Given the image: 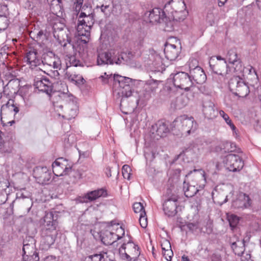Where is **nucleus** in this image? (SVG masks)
<instances>
[{
	"label": "nucleus",
	"mask_w": 261,
	"mask_h": 261,
	"mask_svg": "<svg viewBox=\"0 0 261 261\" xmlns=\"http://www.w3.org/2000/svg\"><path fill=\"white\" fill-rule=\"evenodd\" d=\"M58 214L56 212H50L43 218L44 223L41 226L40 248L47 250L55 243L58 234Z\"/></svg>",
	"instance_id": "f257e3e1"
},
{
	"label": "nucleus",
	"mask_w": 261,
	"mask_h": 261,
	"mask_svg": "<svg viewBox=\"0 0 261 261\" xmlns=\"http://www.w3.org/2000/svg\"><path fill=\"white\" fill-rule=\"evenodd\" d=\"M102 83L105 84H109L113 81L115 85H118V94L121 97L120 107H122L124 102V98L130 97L133 93V87L134 86V80L128 77L123 76L118 74H107L101 75Z\"/></svg>",
	"instance_id": "f03ea898"
},
{
	"label": "nucleus",
	"mask_w": 261,
	"mask_h": 261,
	"mask_svg": "<svg viewBox=\"0 0 261 261\" xmlns=\"http://www.w3.org/2000/svg\"><path fill=\"white\" fill-rule=\"evenodd\" d=\"M164 9L167 15L179 21L184 20L188 13L184 0H171L165 4Z\"/></svg>",
	"instance_id": "7ed1b4c3"
},
{
	"label": "nucleus",
	"mask_w": 261,
	"mask_h": 261,
	"mask_svg": "<svg viewBox=\"0 0 261 261\" xmlns=\"http://www.w3.org/2000/svg\"><path fill=\"white\" fill-rule=\"evenodd\" d=\"M126 55L123 52L119 53L115 49H111L108 51L98 52L97 62L98 65L105 64L120 65L125 62L124 56Z\"/></svg>",
	"instance_id": "20e7f679"
},
{
	"label": "nucleus",
	"mask_w": 261,
	"mask_h": 261,
	"mask_svg": "<svg viewBox=\"0 0 261 261\" xmlns=\"http://www.w3.org/2000/svg\"><path fill=\"white\" fill-rule=\"evenodd\" d=\"M173 127L180 132L182 136H188L197 128V124L193 117L186 115L177 117L172 123Z\"/></svg>",
	"instance_id": "39448f33"
},
{
	"label": "nucleus",
	"mask_w": 261,
	"mask_h": 261,
	"mask_svg": "<svg viewBox=\"0 0 261 261\" xmlns=\"http://www.w3.org/2000/svg\"><path fill=\"white\" fill-rule=\"evenodd\" d=\"M228 86L230 91L239 97H246L250 92L248 85L239 76L231 78L228 83Z\"/></svg>",
	"instance_id": "423d86ee"
},
{
	"label": "nucleus",
	"mask_w": 261,
	"mask_h": 261,
	"mask_svg": "<svg viewBox=\"0 0 261 261\" xmlns=\"http://www.w3.org/2000/svg\"><path fill=\"white\" fill-rule=\"evenodd\" d=\"M43 65H46L53 67L55 70L51 72L53 76L56 77L59 75L58 69H60L61 62L60 58L51 51L44 52L41 57V61Z\"/></svg>",
	"instance_id": "0eeeda50"
},
{
	"label": "nucleus",
	"mask_w": 261,
	"mask_h": 261,
	"mask_svg": "<svg viewBox=\"0 0 261 261\" xmlns=\"http://www.w3.org/2000/svg\"><path fill=\"white\" fill-rule=\"evenodd\" d=\"M173 84L176 88L188 91L193 86L189 73L185 72H178L173 77Z\"/></svg>",
	"instance_id": "6e6552de"
},
{
	"label": "nucleus",
	"mask_w": 261,
	"mask_h": 261,
	"mask_svg": "<svg viewBox=\"0 0 261 261\" xmlns=\"http://www.w3.org/2000/svg\"><path fill=\"white\" fill-rule=\"evenodd\" d=\"M209 65L214 73L222 76H226L231 72V68L228 66L226 60L216 61L215 57H213L210 59Z\"/></svg>",
	"instance_id": "1a4fd4ad"
},
{
	"label": "nucleus",
	"mask_w": 261,
	"mask_h": 261,
	"mask_svg": "<svg viewBox=\"0 0 261 261\" xmlns=\"http://www.w3.org/2000/svg\"><path fill=\"white\" fill-rule=\"evenodd\" d=\"M197 64L198 62L195 59H192L189 63L190 79L193 83V85L195 84H202L204 83L206 80V76L203 70L200 66L197 65L193 68L191 63Z\"/></svg>",
	"instance_id": "9d476101"
},
{
	"label": "nucleus",
	"mask_w": 261,
	"mask_h": 261,
	"mask_svg": "<svg viewBox=\"0 0 261 261\" xmlns=\"http://www.w3.org/2000/svg\"><path fill=\"white\" fill-rule=\"evenodd\" d=\"M226 169L230 171L236 172L240 171L244 166V162L242 158L235 154H229L223 159Z\"/></svg>",
	"instance_id": "9b49d317"
},
{
	"label": "nucleus",
	"mask_w": 261,
	"mask_h": 261,
	"mask_svg": "<svg viewBox=\"0 0 261 261\" xmlns=\"http://www.w3.org/2000/svg\"><path fill=\"white\" fill-rule=\"evenodd\" d=\"M53 172L57 176L68 174L71 170V166L68 160L63 158L57 159L52 164Z\"/></svg>",
	"instance_id": "f8f14e48"
},
{
	"label": "nucleus",
	"mask_w": 261,
	"mask_h": 261,
	"mask_svg": "<svg viewBox=\"0 0 261 261\" xmlns=\"http://www.w3.org/2000/svg\"><path fill=\"white\" fill-rule=\"evenodd\" d=\"M34 177L41 185L47 184L50 180L51 174L46 167L38 166L33 170Z\"/></svg>",
	"instance_id": "ddd939ff"
},
{
	"label": "nucleus",
	"mask_w": 261,
	"mask_h": 261,
	"mask_svg": "<svg viewBox=\"0 0 261 261\" xmlns=\"http://www.w3.org/2000/svg\"><path fill=\"white\" fill-rule=\"evenodd\" d=\"M166 11L159 8H154L145 13V18H147L148 21L151 23H162V20H167Z\"/></svg>",
	"instance_id": "4468645a"
},
{
	"label": "nucleus",
	"mask_w": 261,
	"mask_h": 261,
	"mask_svg": "<svg viewBox=\"0 0 261 261\" xmlns=\"http://www.w3.org/2000/svg\"><path fill=\"white\" fill-rule=\"evenodd\" d=\"M34 86L39 91L50 95L53 91V84L46 77H36L34 79Z\"/></svg>",
	"instance_id": "2eb2a0df"
},
{
	"label": "nucleus",
	"mask_w": 261,
	"mask_h": 261,
	"mask_svg": "<svg viewBox=\"0 0 261 261\" xmlns=\"http://www.w3.org/2000/svg\"><path fill=\"white\" fill-rule=\"evenodd\" d=\"M68 98L69 99V100L68 99L66 100V101L68 102L65 103L64 105L63 104L57 103L55 107L57 109H60L61 110H62L64 107L65 109V113L66 115L63 116V117L69 120L72 118H74L76 115L77 107L73 100H71V98L68 97Z\"/></svg>",
	"instance_id": "dca6fc26"
},
{
	"label": "nucleus",
	"mask_w": 261,
	"mask_h": 261,
	"mask_svg": "<svg viewBox=\"0 0 261 261\" xmlns=\"http://www.w3.org/2000/svg\"><path fill=\"white\" fill-rule=\"evenodd\" d=\"M177 200V196L173 195L164 201L163 207L166 215L168 217H173L176 214Z\"/></svg>",
	"instance_id": "f3484780"
},
{
	"label": "nucleus",
	"mask_w": 261,
	"mask_h": 261,
	"mask_svg": "<svg viewBox=\"0 0 261 261\" xmlns=\"http://www.w3.org/2000/svg\"><path fill=\"white\" fill-rule=\"evenodd\" d=\"M151 131L152 134L155 132L160 137H164L170 132V129L168 124L164 120H161L152 126Z\"/></svg>",
	"instance_id": "a211bd4d"
},
{
	"label": "nucleus",
	"mask_w": 261,
	"mask_h": 261,
	"mask_svg": "<svg viewBox=\"0 0 261 261\" xmlns=\"http://www.w3.org/2000/svg\"><path fill=\"white\" fill-rule=\"evenodd\" d=\"M107 196V191L101 188L88 192L85 196L81 198V202H88L95 200L100 197H106Z\"/></svg>",
	"instance_id": "6ab92c4d"
},
{
	"label": "nucleus",
	"mask_w": 261,
	"mask_h": 261,
	"mask_svg": "<svg viewBox=\"0 0 261 261\" xmlns=\"http://www.w3.org/2000/svg\"><path fill=\"white\" fill-rule=\"evenodd\" d=\"M100 237L101 242L106 245H112L116 242V240H119L121 238V237L119 235L108 230L101 231Z\"/></svg>",
	"instance_id": "aec40b11"
},
{
	"label": "nucleus",
	"mask_w": 261,
	"mask_h": 261,
	"mask_svg": "<svg viewBox=\"0 0 261 261\" xmlns=\"http://www.w3.org/2000/svg\"><path fill=\"white\" fill-rule=\"evenodd\" d=\"M62 21L60 18L55 16V19L50 22L54 30V36L55 37H57L58 39L60 37H63L64 36L62 31L65 29V25Z\"/></svg>",
	"instance_id": "412c9836"
},
{
	"label": "nucleus",
	"mask_w": 261,
	"mask_h": 261,
	"mask_svg": "<svg viewBox=\"0 0 261 261\" xmlns=\"http://www.w3.org/2000/svg\"><path fill=\"white\" fill-rule=\"evenodd\" d=\"M212 195L214 202L220 205H222L228 200L226 192L221 188H219L218 187L215 188Z\"/></svg>",
	"instance_id": "4be33fe9"
},
{
	"label": "nucleus",
	"mask_w": 261,
	"mask_h": 261,
	"mask_svg": "<svg viewBox=\"0 0 261 261\" xmlns=\"http://www.w3.org/2000/svg\"><path fill=\"white\" fill-rule=\"evenodd\" d=\"M112 252L107 250H103L99 253L90 255L85 258L84 261H112L111 254Z\"/></svg>",
	"instance_id": "5701e85b"
},
{
	"label": "nucleus",
	"mask_w": 261,
	"mask_h": 261,
	"mask_svg": "<svg viewBox=\"0 0 261 261\" xmlns=\"http://www.w3.org/2000/svg\"><path fill=\"white\" fill-rule=\"evenodd\" d=\"M164 54L166 58L170 61H174L180 53V48L175 45L166 43L164 48Z\"/></svg>",
	"instance_id": "b1692460"
},
{
	"label": "nucleus",
	"mask_w": 261,
	"mask_h": 261,
	"mask_svg": "<svg viewBox=\"0 0 261 261\" xmlns=\"http://www.w3.org/2000/svg\"><path fill=\"white\" fill-rule=\"evenodd\" d=\"M25 58L27 63L32 69L41 64V60L40 59L38 53L35 49H31L26 54Z\"/></svg>",
	"instance_id": "393cba45"
},
{
	"label": "nucleus",
	"mask_w": 261,
	"mask_h": 261,
	"mask_svg": "<svg viewBox=\"0 0 261 261\" xmlns=\"http://www.w3.org/2000/svg\"><path fill=\"white\" fill-rule=\"evenodd\" d=\"M91 29V28L83 25L82 24H77L76 28L77 35L80 37L81 41L85 44L87 43L90 40Z\"/></svg>",
	"instance_id": "a878e982"
},
{
	"label": "nucleus",
	"mask_w": 261,
	"mask_h": 261,
	"mask_svg": "<svg viewBox=\"0 0 261 261\" xmlns=\"http://www.w3.org/2000/svg\"><path fill=\"white\" fill-rule=\"evenodd\" d=\"M214 103L211 100H205L203 102L202 112L205 117L212 119L216 116Z\"/></svg>",
	"instance_id": "bb28decb"
},
{
	"label": "nucleus",
	"mask_w": 261,
	"mask_h": 261,
	"mask_svg": "<svg viewBox=\"0 0 261 261\" xmlns=\"http://www.w3.org/2000/svg\"><path fill=\"white\" fill-rule=\"evenodd\" d=\"M20 85V81L17 79H13L10 80L6 85V95L9 96L13 94L16 93Z\"/></svg>",
	"instance_id": "cd10ccee"
},
{
	"label": "nucleus",
	"mask_w": 261,
	"mask_h": 261,
	"mask_svg": "<svg viewBox=\"0 0 261 261\" xmlns=\"http://www.w3.org/2000/svg\"><path fill=\"white\" fill-rule=\"evenodd\" d=\"M234 72L237 73H242L243 76L245 77L248 74H252L253 73H256L255 69L251 66L249 65L247 67H243L242 63H239L238 65L233 67Z\"/></svg>",
	"instance_id": "c85d7f7f"
},
{
	"label": "nucleus",
	"mask_w": 261,
	"mask_h": 261,
	"mask_svg": "<svg viewBox=\"0 0 261 261\" xmlns=\"http://www.w3.org/2000/svg\"><path fill=\"white\" fill-rule=\"evenodd\" d=\"M226 60L230 64H232L233 67L238 65L239 63H242L236 48H231L228 51L226 57Z\"/></svg>",
	"instance_id": "c756f323"
},
{
	"label": "nucleus",
	"mask_w": 261,
	"mask_h": 261,
	"mask_svg": "<svg viewBox=\"0 0 261 261\" xmlns=\"http://www.w3.org/2000/svg\"><path fill=\"white\" fill-rule=\"evenodd\" d=\"M66 75L69 81L77 86L82 85L85 82V80L80 74L67 71Z\"/></svg>",
	"instance_id": "7c9ffc66"
},
{
	"label": "nucleus",
	"mask_w": 261,
	"mask_h": 261,
	"mask_svg": "<svg viewBox=\"0 0 261 261\" xmlns=\"http://www.w3.org/2000/svg\"><path fill=\"white\" fill-rule=\"evenodd\" d=\"M136 245L133 242L129 240L127 243H124L119 248V252L123 254L126 259L128 261H132V258L129 254H127L128 250L133 249V248L136 247Z\"/></svg>",
	"instance_id": "2f4dec72"
},
{
	"label": "nucleus",
	"mask_w": 261,
	"mask_h": 261,
	"mask_svg": "<svg viewBox=\"0 0 261 261\" xmlns=\"http://www.w3.org/2000/svg\"><path fill=\"white\" fill-rule=\"evenodd\" d=\"M2 133V132L0 130V152L8 154L12 151L13 143L11 141H4L1 136Z\"/></svg>",
	"instance_id": "473e14b6"
},
{
	"label": "nucleus",
	"mask_w": 261,
	"mask_h": 261,
	"mask_svg": "<svg viewBox=\"0 0 261 261\" xmlns=\"http://www.w3.org/2000/svg\"><path fill=\"white\" fill-rule=\"evenodd\" d=\"M231 248L235 254L241 256L244 253L245 248V241L244 240L233 242L231 245Z\"/></svg>",
	"instance_id": "72a5a7b5"
},
{
	"label": "nucleus",
	"mask_w": 261,
	"mask_h": 261,
	"mask_svg": "<svg viewBox=\"0 0 261 261\" xmlns=\"http://www.w3.org/2000/svg\"><path fill=\"white\" fill-rule=\"evenodd\" d=\"M183 190L185 195L187 197H192L196 194L200 189L195 186L189 185L185 181L184 182Z\"/></svg>",
	"instance_id": "f704fd0d"
},
{
	"label": "nucleus",
	"mask_w": 261,
	"mask_h": 261,
	"mask_svg": "<svg viewBox=\"0 0 261 261\" xmlns=\"http://www.w3.org/2000/svg\"><path fill=\"white\" fill-rule=\"evenodd\" d=\"M164 17H167V20L164 19V20H162V23H164L165 24L164 30L167 32H171L173 31L175 22L178 21L172 18L171 15H167V13H166Z\"/></svg>",
	"instance_id": "c9c22d12"
},
{
	"label": "nucleus",
	"mask_w": 261,
	"mask_h": 261,
	"mask_svg": "<svg viewBox=\"0 0 261 261\" xmlns=\"http://www.w3.org/2000/svg\"><path fill=\"white\" fill-rule=\"evenodd\" d=\"M30 247V245L28 244H24L22 248V251L23 252V261H39V257L38 255V253L34 252L32 255H29L27 254L26 249H28Z\"/></svg>",
	"instance_id": "e433bc0d"
},
{
	"label": "nucleus",
	"mask_w": 261,
	"mask_h": 261,
	"mask_svg": "<svg viewBox=\"0 0 261 261\" xmlns=\"http://www.w3.org/2000/svg\"><path fill=\"white\" fill-rule=\"evenodd\" d=\"M188 103L187 97L182 94L178 96L175 100L172 102V105H174L176 109H181L185 107Z\"/></svg>",
	"instance_id": "4c0bfd02"
},
{
	"label": "nucleus",
	"mask_w": 261,
	"mask_h": 261,
	"mask_svg": "<svg viewBox=\"0 0 261 261\" xmlns=\"http://www.w3.org/2000/svg\"><path fill=\"white\" fill-rule=\"evenodd\" d=\"M192 173H194L196 177H198L200 180H202L203 183L201 185H200L199 187L200 189H203L204 184L206 182V177L204 171L202 169H194L193 171H190L188 174L186 175V176H187L188 175H190Z\"/></svg>",
	"instance_id": "58836bf2"
},
{
	"label": "nucleus",
	"mask_w": 261,
	"mask_h": 261,
	"mask_svg": "<svg viewBox=\"0 0 261 261\" xmlns=\"http://www.w3.org/2000/svg\"><path fill=\"white\" fill-rule=\"evenodd\" d=\"M50 2V9L54 14H57L58 12L61 10L62 0H47Z\"/></svg>",
	"instance_id": "ea45409f"
},
{
	"label": "nucleus",
	"mask_w": 261,
	"mask_h": 261,
	"mask_svg": "<svg viewBox=\"0 0 261 261\" xmlns=\"http://www.w3.org/2000/svg\"><path fill=\"white\" fill-rule=\"evenodd\" d=\"M12 103L9 100L7 103L1 107V111L5 110L6 109H8L10 112H13L14 113V115L15 116L19 111V108L17 107L14 103V101L12 100Z\"/></svg>",
	"instance_id": "a19ab883"
},
{
	"label": "nucleus",
	"mask_w": 261,
	"mask_h": 261,
	"mask_svg": "<svg viewBox=\"0 0 261 261\" xmlns=\"http://www.w3.org/2000/svg\"><path fill=\"white\" fill-rule=\"evenodd\" d=\"M219 114L220 116L223 118L225 122L229 126L232 132L236 133L237 128L230 119L228 115L223 110L219 111Z\"/></svg>",
	"instance_id": "79ce46f5"
},
{
	"label": "nucleus",
	"mask_w": 261,
	"mask_h": 261,
	"mask_svg": "<svg viewBox=\"0 0 261 261\" xmlns=\"http://www.w3.org/2000/svg\"><path fill=\"white\" fill-rule=\"evenodd\" d=\"M79 24H82L83 25L87 26L90 28H92L94 23V20L93 16L92 14H88L87 16L85 17V18H83L81 20H78Z\"/></svg>",
	"instance_id": "37998d69"
},
{
	"label": "nucleus",
	"mask_w": 261,
	"mask_h": 261,
	"mask_svg": "<svg viewBox=\"0 0 261 261\" xmlns=\"http://www.w3.org/2000/svg\"><path fill=\"white\" fill-rule=\"evenodd\" d=\"M165 244L169 249H166L163 245L162 244V249L163 250V254L165 258L168 261H171L172 257L173 255V253L171 249V246L169 242H166Z\"/></svg>",
	"instance_id": "c03bdc74"
},
{
	"label": "nucleus",
	"mask_w": 261,
	"mask_h": 261,
	"mask_svg": "<svg viewBox=\"0 0 261 261\" xmlns=\"http://www.w3.org/2000/svg\"><path fill=\"white\" fill-rule=\"evenodd\" d=\"M206 169L208 171H212V174L216 173V170H220V164L218 162L211 161L206 165Z\"/></svg>",
	"instance_id": "a18cd8bd"
},
{
	"label": "nucleus",
	"mask_w": 261,
	"mask_h": 261,
	"mask_svg": "<svg viewBox=\"0 0 261 261\" xmlns=\"http://www.w3.org/2000/svg\"><path fill=\"white\" fill-rule=\"evenodd\" d=\"M247 80V84L254 87L257 84L258 81V77L257 73H252V74H248L246 77H245Z\"/></svg>",
	"instance_id": "49530a36"
},
{
	"label": "nucleus",
	"mask_w": 261,
	"mask_h": 261,
	"mask_svg": "<svg viewBox=\"0 0 261 261\" xmlns=\"http://www.w3.org/2000/svg\"><path fill=\"white\" fill-rule=\"evenodd\" d=\"M96 9L97 10H100V12H102L106 17L110 16L111 15V9L109 5L102 4L100 6L97 5L96 7Z\"/></svg>",
	"instance_id": "de8ad7c7"
},
{
	"label": "nucleus",
	"mask_w": 261,
	"mask_h": 261,
	"mask_svg": "<svg viewBox=\"0 0 261 261\" xmlns=\"http://www.w3.org/2000/svg\"><path fill=\"white\" fill-rule=\"evenodd\" d=\"M227 220L232 229L235 228L239 222V218L235 215L231 214L227 216Z\"/></svg>",
	"instance_id": "09e8293b"
},
{
	"label": "nucleus",
	"mask_w": 261,
	"mask_h": 261,
	"mask_svg": "<svg viewBox=\"0 0 261 261\" xmlns=\"http://www.w3.org/2000/svg\"><path fill=\"white\" fill-rule=\"evenodd\" d=\"M139 247L138 245H136V248L134 247L133 249L128 250L127 252L128 254L130 255L132 258V260L134 259V261L136 260V258L139 256L140 254V251H139Z\"/></svg>",
	"instance_id": "8fccbe9b"
},
{
	"label": "nucleus",
	"mask_w": 261,
	"mask_h": 261,
	"mask_svg": "<svg viewBox=\"0 0 261 261\" xmlns=\"http://www.w3.org/2000/svg\"><path fill=\"white\" fill-rule=\"evenodd\" d=\"M220 148L221 151H223L225 152H232L233 151L232 144L227 141L222 142L220 145Z\"/></svg>",
	"instance_id": "3c124183"
},
{
	"label": "nucleus",
	"mask_w": 261,
	"mask_h": 261,
	"mask_svg": "<svg viewBox=\"0 0 261 261\" xmlns=\"http://www.w3.org/2000/svg\"><path fill=\"white\" fill-rule=\"evenodd\" d=\"M131 169L129 166L124 165L122 168V174L123 177L125 179L129 180L130 177Z\"/></svg>",
	"instance_id": "603ef678"
},
{
	"label": "nucleus",
	"mask_w": 261,
	"mask_h": 261,
	"mask_svg": "<svg viewBox=\"0 0 261 261\" xmlns=\"http://www.w3.org/2000/svg\"><path fill=\"white\" fill-rule=\"evenodd\" d=\"M75 5V10L76 12H79L80 10H85V5L82 7L83 0H68Z\"/></svg>",
	"instance_id": "864d4df0"
},
{
	"label": "nucleus",
	"mask_w": 261,
	"mask_h": 261,
	"mask_svg": "<svg viewBox=\"0 0 261 261\" xmlns=\"http://www.w3.org/2000/svg\"><path fill=\"white\" fill-rule=\"evenodd\" d=\"M242 202L245 203L246 205V208H248L251 204V200L249 196L246 194H243L242 195L239 196Z\"/></svg>",
	"instance_id": "5fc2aeb1"
},
{
	"label": "nucleus",
	"mask_w": 261,
	"mask_h": 261,
	"mask_svg": "<svg viewBox=\"0 0 261 261\" xmlns=\"http://www.w3.org/2000/svg\"><path fill=\"white\" fill-rule=\"evenodd\" d=\"M139 222L142 228H146L147 226V219L146 216L145 212L140 215Z\"/></svg>",
	"instance_id": "6e6d98bb"
},
{
	"label": "nucleus",
	"mask_w": 261,
	"mask_h": 261,
	"mask_svg": "<svg viewBox=\"0 0 261 261\" xmlns=\"http://www.w3.org/2000/svg\"><path fill=\"white\" fill-rule=\"evenodd\" d=\"M133 209L135 213H140V214H142V213H143V212H145L144 206L141 202L135 203L133 204Z\"/></svg>",
	"instance_id": "4d7b16f0"
},
{
	"label": "nucleus",
	"mask_w": 261,
	"mask_h": 261,
	"mask_svg": "<svg viewBox=\"0 0 261 261\" xmlns=\"http://www.w3.org/2000/svg\"><path fill=\"white\" fill-rule=\"evenodd\" d=\"M245 203L242 202L240 197L232 202V206L236 208H246V205Z\"/></svg>",
	"instance_id": "13d9d810"
},
{
	"label": "nucleus",
	"mask_w": 261,
	"mask_h": 261,
	"mask_svg": "<svg viewBox=\"0 0 261 261\" xmlns=\"http://www.w3.org/2000/svg\"><path fill=\"white\" fill-rule=\"evenodd\" d=\"M69 63L70 66H67V68H70L72 67H77L81 65L80 61L76 60L74 56H71L69 58Z\"/></svg>",
	"instance_id": "bf43d9fd"
},
{
	"label": "nucleus",
	"mask_w": 261,
	"mask_h": 261,
	"mask_svg": "<svg viewBox=\"0 0 261 261\" xmlns=\"http://www.w3.org/2000/svg\"><path fill=\"white\" fill-rule=\"evenodd\" d=\"M186 226L188 229L193 233L197 232L199 227L198 222L188 223Z\"/></svg>",
	"instance_id": "052dcab7"
},
{
	"label": "nucleus",
	"mask_w": 261,
	"mask_h": 261,
	"mask_svg": "<svg viewBox=\"0 0 261 261\" xmlns=\"http://www.w3.org/2000/svg\"><path fill=\"white\" fill-rule=\"evenodd\" d=\"M181 169L180 168H177L173 170L172 176L173 178L176 179L177 180H178L180 175Z\"/></svg>",
	"instance_id": "680f3d73"
},
{
	"label": "nucleus",
	"mask_w": 261,
	"mask_h": 261,
	"mask_svg": "<svg viewBox=\"0 0 261 261\" xmlns=\"http://www.w3.org/2000/svg\"><path fill=\"white\" fill-rule=\"evenodd\" d=\"M21 198H22V199L27 198L28 202L30 204H31V205H32V202L31 201V200L30 199H29V198H28L27 196H25L22 192H19L17 193L16 199H20Z\"/></svg>",
	"instance_id": "e2e57ef3"
},
{
	"label": "nucleus",
	"mask_w": 261,
	"mask_h": 261,
	"mask_svg": "<svg viewBox=\"0 0 261 261\" xmlns=\"http://www.w3.org/2000/svg\"><path fill=\"white\" fill-rule=\"evenodd\" d=\"M6 86L4 85V82L3 80L0 79V95H2L3 93L6 95V92L7 90H6Z\"/></svg>",
	"instance_id": "0e129e2a"
},
{
	"label": "nucleus",
	"mask_w": 261,
	"mask_h": 261,
	"mask_svg": "<svg viewBox=\"0 0 261 261\" xmlns=\"http://www.w3.org/2000/svg\"><path fill=\"white\" fill-rule=\"evenodd\" d=\"M24 7L25 9L28 10H32L34 8V5H33L32 2L27 0L24 3Z\"/></svg>",
	"instance_id": "69168bd1"
},
{
	"label": "nucleus",
	"mask_w": 261,
	"mask_h": 261,
	"mask_svg": "<svg viewBox=\"0 0 261 261\" xmlns=\"http://www.w3.org/2000/svg\"><path fill=\"white\" fill-rule=\"evenodd\" d=\"M241 261H253L251 258V255L250 254H246L245 256L242 257Z\"/></svg>",
	"instance_id": "338daca9"
},
{
	"label": "nucleus",
	"mask_w": 261,
	"mask_h": 261,
	"mask_svg": "<svg viewBox=\"0 0 261 261\" xmlns=\"http://www.w3.org/2000/svg\"><path fill=\"white\" fill-rule=\"evenodd\" d=\"M44 261H57L56 259V257L53 255H50L47 256L45 259Z\"/></svg>",
	"instance_id": "774afa93"
}]
</instances>
